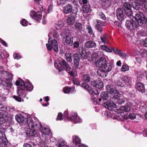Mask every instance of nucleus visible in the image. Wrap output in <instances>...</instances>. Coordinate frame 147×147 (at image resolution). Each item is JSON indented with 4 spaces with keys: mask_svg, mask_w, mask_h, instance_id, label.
<instances>
[{
    "mask_svg": "<svg viewBox=\"0 0 147 147\" xmlns=\"http://www.w3.org/2000/svg\"><path fill=\"white\" fill-rule=\"evenodd\" d=\"M135 19L136 21L127 20L126 22V27L130 30H133L136 29L139 26H141L144 23H146L147 19L143 14L141 12H138L136 14Z\"/></svg>",
    "mask_w": 147,
    "mask_h": 147,
    "instance_id": "nucleus-1",
    "label": "nucleus"
},
{
    "mask_svg": "<svg viewBox=\"0 0 147 147\" xmlns=\"http://www.w3.org/2000/svg\"><path fill=\"white\" fill-rule=\"evenodd\" d=\"M27 121L29 128L34 127L36 130H39L42 133L46 135L49 134L50 132L49 128H44V129H41L42 128L41 125L37 122H35L34 123L32 119L30 117H27Z\"/></svg>",
    "mask_w": 147,
    "mask_h": 147,
    "instance_id": "nucleus-2",
    "label": "nucleus"
},
{
    "mask_svg": "<svg viewBox=\"0 0 147 147\" xmlns=\"http://www.w3.org/2000/svg\"><path fill=\"white\" fill-rule=\"evenodd\" d=\"M106 89L107 91L117 100V102L119 104L121 105L124 102L125 99L122 94L119 93L117 90L112 88L110 85H107L106 86Z\"/></svg>",
    "mask_w": 147,
    "mask_h": 147,
    "instance_id": "nucleus-3",
    "label": "nucleus"
},
{
    "mask_svg": "<svg viewBox=\"0 0 147 147\" xmlns=\"http://www.w3.org/2000/svg\"><path fill=\"white\" fill-rule=\"evenodd\" d=\"M0 73L2 74L1 76L4 77V76H8L9 77V79H6L5 81L4 80H2L1 79L0 80V81H1V84L2 85V86L3 88L5 90H7L8 89V88H11L12 85L11 82L13 78L12 74L2 70L0 71Z\"/></svg>",
    "mask_w": 147,
    "mask_h": 147,
    "instance_id": "nucleus-4",
    "label": "nucleus"
},
{
    "mask_svg": "<svg viewBox=\"0 0 147 147\" xmlns=\"http://www.w3.org/2000/svg\"><path fill=\"white\" fill-rule=\"evenodd\" d=\"M16 85H20V86H21V88L22 89L28 90L29 91H31L33 89V87L31 83L28 82L24 83V81L20 78H18L16 80Z\"/></svg>",
    "mask_w": 147,
    "mask_h": 147,
    "instance_id": "nucleus-5",
    "label": "nucleus"
},
{
    "mask_svg": "<svg viewBox=\"0 0 147 147\" xmlns=\"http://www.w3.org/2000/svg\"><path fill=\"white\" fill-rule=\"evenodd\" d=\"M112 68V66L111 64L108 63L106 64H105L101 69H100L97 72L100 76L105 77L106 76V75L105 73L107 71H110L111 70Z\"/></svg>",
    "mask_w": 147,
    "mask_h": 147,
    "instance_id": "nucleus-6",
    "label": "nucleus"
},
{
    "mask_svg": "<svg viewBox=\"0 0 147 147\" xmlns=\"http://www.w3.org/2000/svg\"><path fill=\"white\" fill-rule=\"evenodd\" d=\"M51 39V38H49L48 41L49 44H46V46L48 50H51L52 49H53L54 51L58 52L59 49L57 41L55 39L52 40Z\"/></svg>",
    "mask_w": 147,
    "mask_h": 147,
    "instance_id": "nucleus-7",
    "label": "nucleus"
},
{
    "mask_svg": "<svg viewBox=\"0 0 147 147\" xmlns=\"http://www.w3.org/2000/svg\"><path fill=\"white\" fill-rule=\"evenodd\" d=\"M131 5L128 2L125 3L122 7V9L124 11L125 13L130 18L133 14L131 9Z\"/></svg>",
    "mask_w": 147,
    "mask_h": 147,
    "instance_id": "nucleus-8",
    "label": "nucleus"
},
{
    "mask_svg": "<svg viewBox=\"0 0 147 147\" xmlns=\"http://www.w3.org/2000/svg\"><path fill=\"white\" fill-rule=\"evenodd\" d=\"M129 80L128 77L124 76L117 81L116 82V84L117 86L123 87L128 83Z\"/></svg>",
    "mask_w": 147,
    "mask_h": 147,
    "instance_id": "nucleus-9",
    "label": "nucleus"
},
{
    "mask_svg": "<svg viewBox=\"0 0 147 147\" xmlns=\"http://www.w3.org/2000/svg\"><path fill=\"white\" fill-rule=\"evenodd\" d=\"M62 40L65 45L71 46L73 45V39L71 36L67 37H64Z\"/></svg>",
    "mask_w": 147,
    "mask_h": 147,
    "instance_id": "nucleus-10",
    "label": "nucleus"
},
{
    "mask_svg": "<svg viewBox=\"0 0 147 147\" xmlns=\"http://www.w3.org/2000/svg\"><path fill=\"white\" fill-rule=\"evenodd\" d=\"M106 63V60L105 58L104 57H101L98 59L96 63V66L100 67V69H101Z\"/></svg>",
    "mask_w": 147,
    "mask_h": 147,
    "instance_id": "nucleus-11",
    "label": "nucleus"
},
{
    "mask_svg": "<svg viewBox=\"0 0 147 147\" xmlns=\"http://www.w3.org/2000/svg\"><path fill=\"white\" fill-rule=\"evenodd\" d=\"M91 84L93 87L98 89H100L103 86V83L101 80H98L91 82Z\"/></svg>",
    "mask_w": 147,
    "mask_h": 147,
    "instance_id": "nucleus-12",
    "label": "nucleus"
},
{
    "mask_svg": "<svg viewBox=\"0 0 147 147\" xmlns=\"http://www.w3.org/2000/svg\"><path fill=\"white\" fill-rule=\"evenodd\" d=\"M76 14L73 13L70 15L67 20V22L68 24L71 25L74 24L76 20Z\"/></svg>",
    "mask_w": 147,
    "mask_h": 147,
    "instance_id": "nucleus-13",
    "label": "nucleus"
},
{
    "mask_svg": "<svg viewBox=\"0 0 147 147\" xmlns=\"http://www.w3.org/2000/svg\"><path fill=\"white\" fill-rule=\"evenodd\" d=\"M124 13L123 10L122 9H118L117 10L116 15L120 21H121L124 19Z\"/></svg>",
    "mask_w": 147,
    "mask_h": 147,
    "instance_id": "nucleus-14",
    "label": "nucleus"
},
{
    "mask_svg": "<svg viewBox=\"0 0 147 147\" xmlns=\"http://www.w3.org/2000/svg\"><path fill=\"white\" fill-rule=\"evenodd\" d=\"M30 16L35 20H38V19H40L42 17L41 13L40 12L36 13L34 11H31Z\"/></svg>",
    "mask_w": 147,
    "mask_h": 147,
    "instance_id": "nucleus-15",
    "label": "nucleus"
},
{
    "mask_svg": "<svg viewBox=\"0 0 147 147\" xmlns=\"http://www.w3.org/2000/svg\"><path fill=\"white\" fill-rule=\"evenodd\" d=\"M136 88L137 91L141 93L144 92L145 87L144 84L141 82H138L137 84Z\"/></svg>",
    "mask_w": 147,
    "mask_h": 147,
    "instance_id": "nucleus-16",
    "label": "nucleus"
},
{
    "mask_svg": "<svg viewBox=\"0 0 147 147\" xmlns=\"http://www.w3.org/2000/svg\"><path fill=\"white\" fill-rule=\"evenodd\" d=\"M84 46L86 48H95L96 47V44L94 41L90 40L86 42Z\"/></svg>",
    "mask_w": 147,
    "mask_h": 147,
    "instance_id": "nucleus-17",
    "label": "nucleus"
},
{
    "mask_svg": "<svg viewBox=\"0 0 147 147\" xmlns=\"http://www.w3.org/2000/svg\"><path fill=\"white\" fill-rule=\"evenodd\" d=\"M61 63V67H63V70H66L67 71H69L71 70V67L68 64L64 59H62Z\"/></svg>",
    "mask_w": 147,
    "mask_h": 147,
    "instance_id": "nucleus-18",
    "label": "nucleus"
},
{
    "mask_svg": "<svg viewBox=\"0 0 147 147\" xmlns=\"http://www.w3.org/2000/svg\"><path fill=\"white\" fill-rule=\"evenodd\" d=\"M63 10L64 13L68 14L72 11V7L70 4H68L64 7Z\"/></svg>",
    "mask_w": 147,
    "mask_h": 147,
    "instance_id": "nucleus-19",
    "label": "nucleus"
},
{
    "mask_svg": "<svg viewBox=\"0 0 147 147\" xmlns=\"http://www.w3.org/2000/svg\"><path fill=\"white\" fill-rule=\"evenodd\" d=\"M73 142L74 147H78V145L80 144L81 142L80 139L77 136H74L73 137Z\"/></svg>",
    "mask_w": 147,
    "mask_h": 147,
    "instance_id": "nucleus-20",
    "label": "nucleus"
},
{
    "mask_svg": "<svg viewBox=\"0 0 147 147\" xmlns=\"http://www.w3.org/2000/svg\"><path fill=\"white\" fill-rule=\"evenodd\" d=\"M96 21L97 24L96 25L95 27L99 32H101L102 31V26H104V22L100 20H97Z\"/></svg>",
    "mask_w": 147,
    "mask_h": 147,
    "instance_id": "nucleus-21",
    "label": "nucleus"
},
{
    "mask_svg": "<svg viewBox=\"0 0 147 147\" xmlns=\"http://www.w3.org/2000/svg\"><path fill=\"white\" fill-rule=\"evenodd\" d=\"M74 61L75 65L77 67H79V62L80 61V58L79 55L77 53H75L74 55Z\"/></svg>",
    "mask_w": 147,
    "mask_h": 147,
    "instance_id": "nucleus-22",
    "label": "nucleus"
},
{
    "mask_svg": "<svg viewBox=\"0 0 147 147\" xmlns=\"http://www.w3.org/2000/svg\"><path fill=\"white\" fill-rule=\"evenodd\" d=\"M78 52L80 55L83 58L85 59L87 57L86 53L84 48L82 47H80L78 49Z\"/></svg>",
    "mask_w": 147,
    "mask_h": 147,
    "instance_id": "nucleus-23",
    "label": "nucleus"
},
{
    "mask_svg": "<svg viewBox=\"0 0 147 147\" xmlns=\"http://www.w3.org/2000/svg\"><path fill=\"white\" fill-rule=\"evenodd\" d=\"M17 86H18L19 89L17 90L18 95L20 96H21L23 97H25L26 95L25 90L21 88L22 87L21 86H20V85Z\"/></svg>",
    "mask_w": 147,
    "mask_h": 147,
    "instance_id": "nucleus-24",
    "label": "nucleus"
},
{
    "mask_svg": "<svg viewBox=\"0 0 147 147\" xmlns=\"http://www.w3.org/2000/svg\"><path fill=\"white\" fill-rule=\"evenodd\" d=\"M15 119L17 122L19 123H22L24 121V119L22 115L20 114L16 115Z\"/></svg>",
    "mask_w": 147,
    "mask_h": 147,
    "instance_id": "nucleus-25",
    "label": "nucleus"
},
{
    "mask_svg": "<svg viewBox=\"0 0 147 147\" xmlns=\"http://www.w3.org/2000/svg\"><path fill=\"white\" fill-rule=\"evenodd\" d=\"M69 119L72 120H76V123H80L82 121V120L79 119L76 113H74L71 117H69Z\"/></svg>",
    "mask_w": 147,
    "mask_h": 147,
    "instance_id": "nucleus-26",
    "label": "nucleus"
},
{
    "mask_svg": "<svg viewBox=\"0 0 147 147\" xmlns=\"http://www.w3.org/2000/svg\"><path fill=\"white\" fill-rule=\"evenodd\" d=\"M105 107L108 108V109L110 110V109H111V108H116V105L113 102H108L107 103L105 104Z\"/></svg>",
    "mask_w": 147,
    "mask_h": 147,
    "instance_id": "nucleus-27",
    "label": "nucleus"
},
{
    "mask_svg": "<svg viewBox=\"0 0 147 147\" xmlns=\"http://www.w3.org/2000/svg\"><path fill=\"white\" fill-rule=\"evenodd\" d=\"M36 134V131L34 129H28L26 131V134L28 136H33Z\"/></svg>",
    "mask_w": 147,
    "mask_h": 147,
    "instance_id": "nucleus-28",
    "label": "nucleus"
},
{
    "mask_svg": "<svg viewBox=\"0 0 147 147\" xmlns=\"http://www.w3.org/2000/svg\"><path fill=\"white\" fill-rule=\"evenodd\" d=\"M50 34L51 36L50 38H51V39L52 38L55 39H57L59 38V35L57 33L55 30H51Z\"/></svg>",
    "mask_w": 147,
    "mask_h": 147,
    "instance_id": "nucleus-29",
    "label": "nucleus"
},
{
    "mask_svg": "<svg viewBox=\"0 0 147 147\" xmlns=\"http://www.w3.org/2000/svg\"><path fill=\"white\" fill-rule=\"evenodd\" d=\"M75 28L78 31H82L84 26L80 23H77L75 24Z\"/></svg>",
    "mask_w": 147,
    "mask_h": 147,
    "instance_id": "nucleus-30",
    "label": "nucleus"
},
{
    "mask_svg": "<svg viewBox=\"0 0 147 147\" xmlns=\"http://www.w3.org/2000/svg\"><path fill=\"white\" fill-rule=\"evenodd\" d=\"M69 33V30L67 28H65L63 30L61 35L63 36L64 37H67L70 36Z\"/></svg>",
    "mask_w": 147,
    "mask_h": 147,
    "instance_id": "nucleus-31",
    "label": "nucleus"
},
{
    "mask_svg": "<svg viewBox=\"0 0 147 147\" xmlns=\"http://www.w3.org/2000/svg\"><path fill=\"white\" fill-rule=\"evenodd\" d=\"M82 9L85 13H87L90 11L89 5H85L82 7Z\"/></svg>",
    "mask_w": 147,
    "mask_h": 147,
    "instance_id": "nucleus-32",
    "label": "nucleus"
},
{
    "mask_svg": "<svg viewBox=\"0 0 147 147\" xmlns=\"http://www.w3.org/2000/svg\"><path fill=\"white\" fill-rule=\"evenodd\" d=\"M64 26L63 22V21L60 20L55 25V27L57 29L60 30Z\"/></svg>",
    "mask_w": 147,
    "mask_h": 147,
    "instance_id": "nucleus-33",
    "label": "nucleus"
},
{
    "mask_svg": "<svg viewBox=\"0 0 147 147\" xmlns=\"http://www.w3.org/2000/svg\"><path fill=\"white\" fill-rule=\"evenodd\" d=\"M82 80L85 82H88L90 81V78L88 75L86 74L82 76Z\"/></svg>",
    "mask_w": 147,
    "mask_h": 147,
    "instance_id": "nucleus-34",
    "label": "nucleus"
},
{
    "mask_svg": "<svg viewBox=\"0 0 147 147\" xmlns=\"http://www.w3.org/2000/svg\"><path fill=\"white\" fill-rule=\"evenodd\" d=\"M131 108L129 106H123L120 108V110L122 112H129L131 110Z\"/></svg>",
    "mask_w": 147,
    "mask_h": 147,
    "instance_id": "nucleus-35",
    "label": "nucleus"
},
{
    "mask_svg": "<svg viewBox=\"0 0 147 147\" xmlns=\"http://www.w3.org/2000/svg\"><path fill=\"white\" fill-rule=\"evenodd\" d=\"M66 60L69 62H71L72 61L71 54L70 53H66L65 54Z\"/></svg>",
    "mask_w": 147,
    "mask_h": 147,
    "instance_id": "nucleus-36",
    "label": "nucleus"
},
{
    "mask_svg": "<svg viewBox=\"0 0 147 147\" xmlns=\"http://www.w3.org/2000/svg\"><path fill=\"white\" fill-rule=\"evenodd\" d=\"M61 64V63L60 61L59 63H54V65L57 69L60 71H63V68H62Z\"/></svg>",
    "mask_w": 147,
    "mask_h": 147,
    "instance_id": "nucleus-37",
    "label": "nucleus"
},
{
    "mask_svg": "<svg viewBox=\"0 0 147 147\" xmlns=\"http://www.w3.org/2000/svg\"><path fill=\"white\" fill-rule=\"evenodd\" d=\"M100 96L101 98L105 100H107L108 98L107 92H104L101 93L100 94Z\"/></svg>",
    "mask_w": 147,
    "mask_h": 147,
    "instance_id": "nucleus-38",
    "label": "nucleus"
},
{
    "mask_svg": "<svg viewBox=\"0 0 147 147\" xmlns=\"http://www.w3.org/2000/svg\"><path fill=\"white\" fill-rule=\"evenodd\" d=\"M5 130L3 127L2 125L0 124V133L2 134V136L3 138L5 137V135L4 133Z\"/></svg>",
    "mask_w": 147,
    "mask_h": 147,
    "instance_id": "nucleus-39",
    "label": "nucleus"
},
{
    "mask_svg": "<svg viewBox=\"0 0 147 147\" xmlns=\"http://www.w3.org/2000/svg\"><path fill=\"white\" fill-rule=\"evenodd\" d=\"M132 6L133 8L136 10H138L139 9V7L138 3L136 1L132 2Z\"/></svg>",
    "mask_w": 147,
    "mask_h": 147,
    "instance_id": "nucleus-40",
    "label": "nucleus"
},
{
    "mask_svg": "<svg viewBox=\"0 0 147 147\" xmlns=\"http://www.w3.org/2000/svg\"><path fill=\"white\" fill-rule=\"evenodd\" d=\"M81 86L86 89H87L88 91H90V89L89 86L86 83H82L81 84Z\"/></svg>",
    "mask_w": 147,
    "mask_h": 147,
    "instance_id": "nucleus-41",
    "label": "nucleus"
},
{
    "mask_svg": "<svg viewBox=\"0 0 147 147\" xmlns=\"http://www.w3.org/2000/svg\"><path fill=\"white\" fill-rule=\"evenodd\" d=\"M58 144V147H67V146L65 144L63 141H59Z\"/></svg>",
    "mask_w": 147,
    "mask_h": 147,
    "instance_id": "nucleus-42",
    "label": "nucleus"
},
{
    "mask_svg": "<svg viewBox=\"0 0 147 147\" xmlns=\"http://www.w3.org/2000/svg\"><path fill=\"white\" fill-rule=\"evenodd\" d=\"M67 0H59L57 4L59 5L62 6L67 3Z\"/></svg>",
    "mask_w": 147,
    "mask_h": 147,
    "instance_id": "nucleus-43",
    "label": "nucleus"
},
{
    "mask_svg": "<svg viewBox=\"0 0 147 147\" xmlns=\"http://www.w3.org/2000/svg\"><path fill=\"white\" fill-rule=\"evenodd\" d=\"M137 78L139 81L142 80V79L144 77L143 74L141 72H138L137 75Z\"/></svg>",
    "mask_w": 147,
    "mask_h": 147,
    "instance_id": "nucleus-44",
    "label": "nucleus"
},
{
    "mask_svg": "<svg viewBox=\"0 0 147 147\" xmlns=\"http://www.w3.org/2000/svg\"><path fill=\"white\" fill-rule=\"evenodd\" d=\"M71 89L68 87H65L63 89V92L65 93H69L70 92Z\"/></svg>",
    "mask_w": 147,
    "mask_h": 147,
    "instance_id": "nucleus-45",
    "label": "nucleus"
},
{
    "mask_svg": "<svg viewBox=\"0 0 147 147\" xmlns=\"http://www.w3.org/2000/svg\"><path fill=\"white\" fill-rule=\"evenodd\" d=\"M121 69L123 71H127L129 69V67L127 65H124L122 67Z\"/></svg>",
    "mask_w": 147,
    "mask_h": 147,
    "instance_id": "nucleus-46",
    "label": "nucleus"
},
{
    "mask_svg": "<svg viewBox=\"0 0 147 147\" xmlns=\"http://www.w3.org/2000/svg\"><path fill=\"white\" fill-rule=\"evenodd\" d=\"M113 49V50L114 52L115 53H117L118 55H119L121 54V53L122 51L121 50H119L118 49H116L115 50L114 48H112Z\"/></svg>",
    "mask_w": 147,
    "mask_h": 147,
    "instance_id": "nucleus-47",
    "label": "nucleus"
},
{
    "mask_svg": "<svg viewBox=\"0 0 147 147\" xmlns=\"http://www.w3.org/2000/svg\"><path fill=\"white\" fill-rule=\"evenodd\" d=\"M62 117L63 115L62 113H59L58 114L57 120L60 121L62 120Z\"/></svg>",
    "mask_w": 147,
    "mask_h": 147,
    "instance_id": "nucleus-48",
    "label": "nucleus"
},
{
    "mask_svg": "<svg viewBox=\"0 0 147 147\" xmlns=\"http://www.w3.org/2000/svg\"><path fill=\"white\" fill-rule=\"evenodd\" d=\"M8 144V142L6 139L3 140V141L2 143V146L4 147H7V145Z\"/></svg>",
    "mask_w": 147,
    "mask_h": 147,
    "instance_id": "nucleus-49",
    "label": "nucleus"
},
{
    "mask_svg": "<svg viewBox=\"0 0 147 147\" xmlns=\"http://www.w3.org/2000/svg\"><path fill=\"white\" fill-rule=\"evenodd\" d=\"M21 24L23 26H26L27 25L28 22L25 19H23L21 22Z\"/></svg>",
    "mask_w": 147,
    "mask_h": 147,
    "instance_id": "nucleus-50",
    "label": "nucleus"
},
{
    "mask_svg": "<svg viewBox=\"0 0 147 147\" xmlns=\"http://www.w3.org/2000/svg\"><path fill=\"white\" fill-rule=\"evenodd\" d=\"M73 82L75 84H76L77 85H80L79 81L78 79L77 78H74L73 79Z\"/></svg>",
    "mask_w": 147,
    "mask_h": 147,
    "instance_id": "nucleus-51",
    "label": "nucleus"
},
{
    "mask_svg": "<svg viewBox=\"0 0 147 147\" xmlns=\"http://www.w3.org/2000/svg\"><path fill=\"white\" fill-rule=\"evenodd\" d=\"M13 57L15 59H19L20 58V57L18 54L15 53L13 54Z\"/></svg>",
    "mask_w": 147,
    "mask_h": 147,
    "instance_id": "nucleus-52",
    "label": "nucleus"
},
{
    "mask_svg": "<svg viewBox=\"0 0 147 147\" xmlns=\"http://www.w3.org/2000/svg\"><path fill=\"white\" fill-rule=\"evenodd\" d=\"M87 29L88 33L90 34H92L93 32V31L91 27L90 26H88L87 27Z\"/></svg>",
    "mask_w": 147,
    "mask_h": 147,
    "instance_id": "nucleus-53",
    "label": "nucleus"
},
{
    "mask_svg": "<svg viewBox=\"0 0 147 147\" xmlns=\"http://www.w3.org/2000/svg\"><path fill=\"white\" fill-rule=\"evenodd\" d=\"M136 116L133 113L130 114L129 115V118L131 119H134L136 118Z\"/></svg>",
    "mask_w": 147,
    "mask_h": 147,
    "instance_id": "nucleus-54",
    "label": "nucleus"
},
{
    "mask_svg": "<svg viewBox=\"0 0 147 147\" xmlns=\"http://www.w3.org/2000/svg\"><path fill=\"white\" fill-rule=\"evenodd\" d=\"M13 98L19 102H20L21 100V99L20 98L16 96H13Z\"/></svg>",
    "mask_w": 147,
    "mask_h": 147,
    "instance_id": "nucleus-55",
    "label": "nucleus"
},
{
    "mask_svg": "<svg viewBox=\"0 0 147 147\" xmlns=\"http://www.w3.org/2000/svg\"><path fill=\"white\" fill-rule=\"evenodd\" d=\"M74 47L75 48H77L79 46V43L78 42L76 41L74 42V43H73Z\"/></svg>",
    "mask_w": 147,
    "mask_h": 147,
    "instance_id": "nucleus-56",
    "label": "nucleus"
},
{
    "mask_svg": "<svg viewBox=\"0 0 147 147\" xmlns=\"http://www.w3.org/2000/svg\"><path fill=\"white\" fill-rule=\"evenodd\" d=\"M144 7L146 9H147V0H142Z\"/></svg>",
    "mask_w": 147,
    "mask_h": 147,
    "instance_id": "nucleus-57",
    "label": "nucleus"
},
{
    "mask_svg": "<svg viewBox=\"0 0 147 147\" xmlns=\"http://www.w3.org/2000/svg\"><path fill=\"white\" fill-rule=\"evenodd\" d=\"M108 47L105 45H102L101 46V49L103 50L106 52Z\"/></svg>",
    "mask_w": 147,
    "mask_h": 147,
    "instance_id": "nucleus-58",
    "label": "nucleus"
},
{
    "mask_svg": "<svg viewBox=\"0 0 147 147\" xmlns=\"http://www.w3.org/2000/svg\"><path fill=\"white\" fill-rule=\"evenodd\" d=\"M100 39L102 42L104 43L107 42V39L104 38L102 37H100Z\"/></svg>",
    "mask_w": 147,
    "mask_h": 147,
    "instance_id": "nucleus-59",
    "label": "nucleus"
},
{
    "mask_svg": "<svg viewBox=\"0 0 147 147\" xmlns=\"http://www.w3.org/2000/svg\"><path fill=\"white\" fill-rule=\"evenodd\" d=\"M74 5H76L78 4V0H69Z\"/></svg>",
    "mask_w": 147,
    "mask_h": 147,
    "instance_id": "nucleus-60",
    "label": "nucleus"
},
{
    "mask_svg": "<svg viewBox=\"0 0 147 147\" xmlns=\"http://www.w3.org/2000/svg\"><path fill=\"white\" fill-rule=\"evenodd\" d=\"M99 15L100 16H101V18L102 19H105V15L102 12H100Z\"/></svg>",
    "mask_w": 147,
    "mask_h": 147,
    "instance_id": "nucleus-61",
    "label": "nucleus"
},
{
    "mask_svg": "<svg viewBox=\"0 0 147 147\" xmlns=\"http://www.w3.org/2000/svg\"><path fill=\"white\" fill-rule=\"evenodd\" d=\"M121 54H120L119 55L120 56L122 57L123 58H125L127 56V55L126 54V53H123L121 52Z\"/></svg>",
    "mask_w": 147,
    "mask_h": 147,
    "instance_id": "nucleus-62",
    "label": "nucleus"
},
{
    "mask_svg": "<svg viewBox=\"0 0 147 147\" xmlns=\"http://www.w3.org/2000/svg\"><path fill=\"white\" fill-rule=\"evenodd\" d=\"M53 7L52 5H50L48 7V10L49 12L51 11L53 9Z\"/></svg>",
    "mask_w": 147,
    "mask_h": 147,
    "instance_id": "nucleus-63",
    "label": "nucleus"
},
{
    "mask_svg": "<svg viewBox=\"0 0 147 147\" xmlns=\"http://www.w3.org/2000/svg\"><path fill=\"white\" fill-rule=\"evenodd\" d=\"M24 147H32V146L30 144L27 143H26L24 144Z\"/></svg>",
    "mask_w": 147,
    "mask_h": 147,
    "instance_id": "nucleus-64",
    "label": "nucleus"
}]
</instances>
